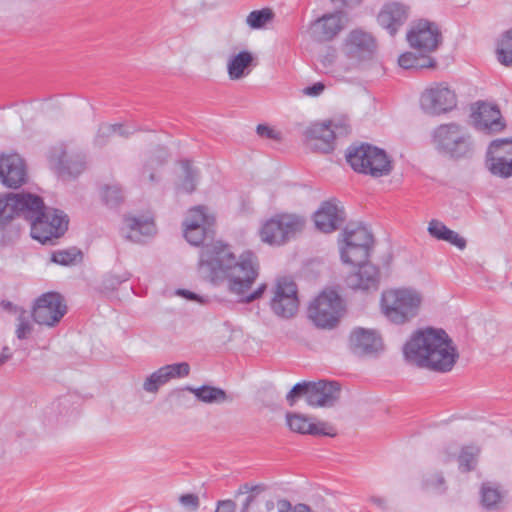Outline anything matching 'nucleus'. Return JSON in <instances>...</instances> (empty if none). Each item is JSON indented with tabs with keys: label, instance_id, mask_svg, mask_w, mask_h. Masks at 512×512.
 Returning <instances> with one entry per match:
<instances>
[{
	"label": "nucleus",
	"instance_id": "1",
	"mask_svg": "<svg viewBox=\"0 0 512 512\" xmlns=\"http://www.w3.org/2000/svg\"><path fill=\"white\" fill-rule=\"evenodd\" d=\"M207 210L206 206H195L188 210L183 222L187 242L201 246L198 260L200 277L214 286L226 284L227 290L240 296L243 303L261 298L267 289L266 284L248 293L259 276L258 257L247 250L237 258L227 244L214 241L215 217Z\"/></svg>",
	"mask_w": 512,
	"mask_h": 512
},
{
	"label": "nucleus",
	"instance_id": "2",
	"mask_svg": "<svg viewBox=\"0 0 512 512\" xmlns=\"http://www.w3.org/2000/svg\"><path fill=\"white\" fill-rule=\"evenodd\" d=\"M403 355L417 367L440 373L451 371L459 357L446 331L432 327L415 331L403 346Z\"/></svg>",
	"mask_w": 512,
	"mask_h": 512
},
{
	"label": "nucleus",
	"instance_id": "3",
	"mask_svg": "<svg viewBox=\"0 0 512 512\" xmlns=\"http://www.w3.org/2000/svg\"><path fill=\"white\" fill-rule=\"evenodd\" d=\"M421 303V293L413 288L389 289L381 296L383 314L395 324H404L415 318Z\"/></svg>",
	"mask_w": 512,
	"mask_h": 512
},
{
	"label": "nucleus",
	"instance_id": "4",
	"mask_svg": "<svg viewBox=\"0 0 512 512\" xmlns=\"http://www.w3.org/2000/svg\"><path fill=\"white\" fill-rule=\"evenodd\" d=\"M346 160L354 171L373 177L389 175L392 170L386 152L368 143L351 145L347 150Z\"/></svg>",
	"mask_w": 512,
	"mask_h": 512
},
{
	"label": "nucleus",
	"instance_id": "5",
	"mask_svg": "<svg viewBox=\"0 0 512 512\" xmlns=\"http://www.w3.org/2000/svg\"><path fill=\"white\" fill-rule=\"evenodd\" d=\"M436 149L453 159L470 158L474 154L471 135L459 124L448 123L433 131Z\"/></svg>",
	"mask_w": 512,
	"mask_h": 512
},
{
	"label": "nucleus",
	"instance_id": "6",
	"mask_svg": "<svg viewBox=\"0 0 512 512\" xmlns=\"http://www.w3.org/2000/svg\"><path fill=\"white\" fill-rule=\"evenodd\" d=\"M376 50V39L370 33L354 29L344 40L342 51L346 61L340 62V68L345 72L355 70L364 62L371 60Z\"/></svg>",
	"mask_w": 512,
	"mask_h": 512
},
{
	"label": "nucleus",
	"instance_id": "7",
	"mask_svg": "<svg viewBox=\"0 0 512 512\" xmlns=\"http://www.w3.org/2000/svg\"><path fill=\"white\" fill-rule=\"evenodd\" d=\"M343 301L335 290H324L308 307V317L315 326L323 329L334 328L342 315Z\"/></svg>",
	"mask_w": 512,
	"mask_h": 512
},
{
	"label": "nucleus",
	"instance_id": "8",
	"mask_svg": "<svg viewBox=\"0 0 512 512\" xmlns=\"http://www.w3.org/2000/svg\"><path fill=\"white\" fill-rule=\"evenodd\" d=\"M345 246L341 248L344 263L363 262L370 256L374 239L372 233L362 224L349 223L344 231Z\"/></svg>",
	"mask_w": 512,
	"mask_h": 512
},
{
	"label": "nucleus",
	"instance_id": "9",
	"mask_svg": "<svg viewBox=\"0 0 512 512\" xmlns=\"http://www.w3.org/2000/svg\"><path fill=\"white\" fill-rule=\"evenodd\" d=\"M68 216L59 209L47 208L43 216H37L30 223V235L41 244H55L54 240L60 238L68 230Z\"/></svg>",
	"mask_w": 512,
	"mask_h": 512
},
{
	"label": "nucleus",
	"instance_id": "10",
	"mask_svg": "<svg viewBox=\"0 0 512 512\" xmlns=\"http://www.w3.org/2000/svg\"><path fill=\"white\" fill-rule=\"evenodd\" d=\"M301 217L283 214L268 220L260 231L261 240L270 245H283L303 228Z\"/></svg>",
	"mask_w": 512,
	"mask_h": 512
},
{
	"label": "nucleus",
	"instance_id": "11",
	"mask_svg": "<svg viewBox=\"0 0 512 512\" xmlns=\"http://www.w3.org/2000/svg\"><path fill=\"white\" fill-rule=\"evenodd\" d=\"M67 306L57 292H47L39 296L32 308V318L39 325L53 327L66 314Z\"/></svg>",
	"mask_w": 512,
	"mask_h": 512
},
{
	"label": "nucleus",
	"instance_id": "12",
	"mask_svg": "<svg viewBox=\"0 0 512 512\" xmlns=\"http://www.w3.org/2000/svg\"><path fill=\"white\" fill-rule=\"evenodd\" d=\"M297 285L289 277L277 279L273 289V297L270 300L272 311L280 317H292L298 310L299 300Z\"/></svg>",
	"mask_w": 512,
	"mask_h": 512
},
{
	"label": "nucleus",
	"instance_id": "13",
	"mask_svg": "<svg viewBox=\"0 0 512 512\" xmlns=\"http://www.w3.org/2000/svg\"><path fill=\"white\" fill-rule=\"evenodd\" d=\"M406 38L409 45L422 54L434 52L442 43V34L438 25L426 19L414 23Z\"/></svg>",
	"mask_w": 512,
	"mask_h": 512
},
{
	"label": "nucleus",
	"instance_id": "14",
	"mask_svg": "<svg viewBox=\"0 0 512 512\" xmlns=\"http://www.w3.org/2000/svg\"><path fill=\"white\" fill-rule=\"evenodd\" d=\"M420 104L426 113L440 115L456 107L457 96L445 83H439L425 90Z\"/></svg>",
	"mask_w": 512,
	"mask_h": 512
},
{
	"label": "nucleus",
	"instance_id": "15",
	"mask_svg": "<svg viewBox=\"0 0 512 512\" xmlns=\"http://www.w3.org/2000/svg\"><path fill=\"white\" fill-rule=\"evenodd\" d=\"M267 491L268 486L264 483L241 484L235 493L236 500H240V512L263 509L267 512L272 511L275 508V503L271 497H267Z\"/></svg>",
	"mask_w": 512,
	"mask_h": 512
},
{
	"label": "nucleus",
	"instance_id": "16",
	"mask_svg": "<svg viewBox=\"0 0 512 512\" xmlns=\"http://www.w3.org/2000/svg\"><path fill=\"white\" fill-rule=\"evenodd\" d=\"M486 165L489 171L498 177L512 176V140H494L487 152Z\"/></svg>",
	"mask_w": 512,
	"mask_h": 512
},
{
	"label": "nucleus",
	"instance_id": "17",
	"mask_svg": "<svg viewBox=\"0 0 512 512\" xmlns=\"http://www.w3.org/2000/svg\"><path fill=\"white\" fill-rule=\"evenodd\" d=\"M357 266V269L347 275L346 285L352 290H359L366 293L376 292L380 287L381 272L378 266L367 260L363 262L350 263Z\"/></svg>",
	"mask_w": 512,
	"mask_h": 512
},
{
	"label": "nucleus",
	"instance_id": "18",
	"mask_svg": "<svg viewBox=\"0 0 512 512\" xmlns=\"http://www.w3.org/2000/svg\"><path fill=\"white\" fill-rule=\"evenodd\" d=\"M24 159L17 153L0 155V182L7 188L18 189L27 182Z\"/></svg>",
	"mask_w": 512,
	"mask_h": 512
},
{
	"label": "nucleus",
	"instance_id": "19",
	"mask_svg": "<svg viewBox=\"0 0 512 512\" xmlns=\"http://www.w3.org/2000/svg\"><path fill=\"white\" fill-rule=\"evenodd\" d=\"M345 218L344 208L335 199L322 202L313 216L316 228L323 233H332L338 230L343 225Z\"/></svg>",
	"mask_w": 512,
	"mask_h": 512
},
{
	"label": "nucleus",
	"instance_id": "20",
	"mask_svg": "<svg viewBox=\"0 0 512 512\" xmlns=\"http://www.w3.org/2000/svg\"><path fill=\"white\" fill-rule=\"evenodd\" d=\"M48 159L53 169L63 178L76 177L85 169L84 156L77 154L68 159L64 144L52 147Z\"/></svg>",
	"mask_w": 512,
	"mask_h": 512
},
{
	"label": "nucleus",
	"instance_id": "21",
	"mask_svg": "<svg viewBox=\"0 0 512 512\" xmlns=\"http://www.w3.org/2000/svg\"><path fill=\"white\" fill-rule=\"evenodd\" d=\"M382 347V339L374 330L356 328L350 334L349 348L359 357L376 356Z\"/></svg>",
	"mask_w": 512,
	"mask_h": 512
},
{
	"label": "nucleus",
	"instance_id": "22",
	"mask_svg": "<svg viewBox=\"0 0 512 512\" xmlns=\"http://www.w3.org/2000/svg\"><path fill=\"white\" fill-rule=\"evenodd\" d=\"M340 393L341 386L336 381L309 382L308 405L312 407H332L338 401Z\"/></svg>",
	"mask_w": 512,
	"mask_h": 512
},
{
	"label": "nucleus",
	"instance_id": "23",
	"mask_svg": "<svg viewBox=\"0 0 512 512\" xmlns=\"http://www.w3.org/2000/svg\"><path fill=\"white\" fill-rule=\"evenodd\" d=\"M471 116L475 128L480 131L496 133L505 128V123L497 105L480 102L477 110L473 111Z\"/></svg>",
	"mask_w": 512,
	"mask_h": 512
},
{
	"label": "nucleus",
	"instance_id": "24",
	"mask_svg": "<svg viewBox=\"0 0 512 512\" xmlns=\"http://www.w3.org/2000/svg\"><path fill=\"white\" fill-rule=\"evenodd\" d=\"M307 146L316 152L330 153L335 148V132L329 123H315L304 133Z\"/></svg>",
	"mask_w": 512,
	"mask_h": 512
},
{
	"label": "nucleus",
	"instance_id": "25",
	"mask_svg": "<svg viewBox=\"0 0 512 512\" xmlns=\"http://www.w3.org/2000/svg\"><path fill=\"white\" fill-rule=\"evenodd\" d=\"M344 28L343 13L341 11L324 14L310 26L311 37L317 42L333 40Z\"/></svg>",
	"mask_w": 512,
	"mask_h": 512
},
{
	"label": "nucleus",
	"instance_id": "26",
	"mask_svg": "<svg viewBox=\"0 0 512 512\" xmlns=\"http://www.w3.org/2000/svg\"><path fill=\"white\" fill-rule=\"evenodd\" d=\"M11 201L14 203L17 216L23 217L31 223L37 216H43L47 209L43 199L32 193H12Z\"/></svg>",
	"mask_w": 512,
	"mask_h": 512
},
{
	"label": "nucleus",
	"instance_id": "27",
	"mask_svg": "<svg viewBox=\"0 0 512 512\" xmlns=\"http://www.w3.org/2000/svg\"><path fill=\"white\" fill-rule=\"evenodd\" d=\"M408 18V8L400 3H389L383 6L378 14V23L385 28L391 36H394L398 29Z\"/></svg>",
	"mask_w": 512,
	"mask_h": 512
},
{
	"label": "nucleus",
	"instance_id": "28",
	"mask_svg": "<svg viewBox=\"0 0 512 512\" xmlns=\"http://www.w3.org/2000/svg\"><path fill=\"white\" fill-rule=\"evenodd\" d=\"M125 226L121 228V234L124 238L140 243L144 236H151L155 233L154 222L147 218L125 216Z\"/></svg>",
	"mask_w": 512,
	"mask_h": 512
},
{
	"label": "nucleus",
	"instance_id": "29",
	"mask_svg": "<svg viewBox=\"0 0 512 512\" xmlns=\"http://www.w3.org/2000/svg\"><path fill=\"white\" fill-rule=\"evenodd\" d=\"M286 419L289 428L297 433L324 436L335 435V433L326 430V423H310L306 416L299 413L288 412Z\"/></svg>",
	"mask_w": 512,
	"mask_h": 512
},
{
	"label": "nucleus",
	"instance_id": "30",
	"mask_svg": "<svg viewBox=\"0 0 512 512\" xmlns=\"http://www.w3.org/2000/svg\"><path fill=\"white\" fill-rule=\"evenodd\" d=\"M254 56L249 51H241L232 56L227 63V71L231 80H239L250 73Z\"/></svg>",
	"mask_w": 512,
	"mask_h": 512
},
{
	"label": "nucleus",
	"instance_id": "31",
	"mask_svg": "<svg viewBox=\"0 0 512 512\" xmlns=\"http://www.w3.org/2000/svg\"><path fill=\"white\" fill-rule=\"evenodd\" d=\"M428 232L430 236L437 240H442L463 250L466 248L467 241L457 232L449 229L443 222L433 219L429 222Z\"/></svg>",
	"mask_w": 512,
	"mask_h": 512
},
{
	"label": "nucleus",
	"instance_id": "32",
	"mask_svg": "<svg viewBox=\"0 0 512 512\" xmlns=\"http://www.w3.org/2000/svg\"><path fill=\"white\" fill-rule=\"evenodd\" d=\"M186 390L193 393L197 400L204 403H223L228 399L223 389L209 385H203L198 388L187 386Z\"/></svg>",
	"mask_w": 512,
	"mask_h": 512
},
{
	"label": "nucleus",
	"instance_id": "33",
	"mask_svg": "<svg viewBox=\"0 0 512 512\" xmlns=\"http://www.w3.org/2000/svg\"><path fill=\"white\" fill-rule=\"evenodd\" d=\"M399 66L404 69H423V68H434L436 66V60L429 56H417L413 52H406L399 56Z\"/></svg>",
	"mask_w": 512,
	"mask_h": 512
},
{
	"label": "nucleus",
	"instance_id": "34",
	"mask_svg": "<svg viewBox=\"0 0 512 512\" xmlns=\"http://www.w3.org/2000/svg\"><path fill=\"white\" fill-rule=\"evenodd\" d=\"M480 493L481 502L487 509L497 508L498 503L502 501L506 494L499 485L491 482L483 483Z\"/></svg>",
	"mask_w": 512,
	"mask_h": 512
},
{
	"label": "nucleus",
	"instance_id": "35",
	"mask_svg": "<svg viewBox=\"0 0 512 512\" xmlns=\"http://www.w3.org/2000/svg\"><path fill=\"white\" fill-rule=\"evenodd\" d=\"M497 59L505 65H512V28L502 33L501 38L497 43Z\"/></svg>",
	"mask_w": 512,
	"mask_h": 512
},
{
	"label": "nucleus",
	"instance_id": "36",
	"mask_svg": "<svg viewBox=\"0 0 512 512\" xmlns=\"http://www.w3.org/2000/svg\"><path fill=\"white\" fill-rule=\"evenodd\" d=\"M52 262L63 265H77L83 260V253L77 247H71L66 250H58L52 254L51 257Z\"/></svg>",
	"mask_w": 512,
	"mask_h": 512
},
{
	"label": "nucleus",
	"instance_id": "37",
	"mask_svg": "<svg viewBox=\"0 0 512 512\" xmlns=\"http://www.w3.org/2000/svg\"><path fill=\"white\" fill-rule=\"evenodd\" d=\"M181 166L184 171V178L181 181L180 189L186 193H192L198 183L199 171L187 159L181 161Z\"/></svg>",
	"mask_w": 512,
	"mask_h": 512
},
{
	"label": "nucleus",
	"instance_id": "38",
	"mask_svg": "<svg viewBox=\"0 0 512 512\" xmlns=\"http://www.w3.org/2000/svg\"><path fill=\"white\" fill-rule=\"evenodd\" d=\"M275 17L274 12L270 8H262L250 12L246 18V24L251 29H262L265 25L273 21Z\"/></svg>",
	"mask_w": 512,
	"mask_h": 512
},
{
	"label": "nucleus",
	"instance_id": "39",
	"mask_svg": "<svg viewBox=\"0 0 512 512\" xmlns=\"http://www.w3.org/2000/svg\"><path fill=\"white\" fill-rule=\"evenodd\" d=\"M480 453V449L475 446H465L462 448L459 457V469L462 472H470L475 469L477 465V458Z\"/></svg>",
	"mask_w": 512,
	"mask_h": 512
},
{
	"label": "nucleus",
	"instance_id": "40",
	"mask_svg": "<svg viewBox=\"0 0 512 512\" xmlns=\"http://www.w3.org/2000/svg\"><path fill=\"white\" fill-rule=\"evenodd\" d=\"M69 400L59 398L53 401L45 410V417L49 422L60 421V418L68 413Z\"/></svg>",
	"mask_w": 512,
	"mask_h": 512
},
{
	"label": "nucleus",
	"instance_id": "41",
	"mask_svg": "<svg viewBox=\"0 0 512 512\" xmlns=\"http://www.w3.org/2000/svg\"><path fill=\"white\" fill-rule=\"evenodd\" d=\"M12 193H7L0 196V226L3 227L8 224L15 216L16 209L14 203L11 201Z\"/></svg>",
	"mask_w": 512,
	"mask_h": 512
},
{
	"label": "nucleus",
	"instance_id": "42",
	"mask_svg": "<svg viewBox=\"0 0 512 512\" xmlns=\"http://www.w3.org/2000/svg\"><path fill=\"white\" fill-rule=\"evenodd\" d=\"M167 382L169 381L165 376L163 369L160 367L145 379L143 389L148 393H156L159 388Z\"/></svg>",
	"mask_w": 512,
	"mask_h": 512
},
{
	"label": "nucleus",
	"instance_id": "43",
	"mask_svg": "<svg viewBox=\"0 0 512 512\" xmlns=\"http://www.w3.org/2000/svg\"><path fill=\"white\" fill-rule=\"evenodd\" d=\"M168 381L174 378H184L190 373V365L187 362L173 363L161 367Z\"/></svg>",
	"mask_w": 512,
	"mask_h": 512
},
{
	"label": "nucleus",
	"instance_id": "44",
	"mask_svg": "<svg viewBox=\"0 0 512 512\" xmlns=\"http://www.w3.org/2000/svg\"><path fill=\"white\" fill-rule=\"evenodd\" d=\"M423 488L427 491L442 494L446 491V481L441 472L434 473L423 480Z\"/></svg>",
	"mask_w": 512,
	"mask_h": 512
},
{
	"label": "nucleus",
	"instance_id": "45",
	"mask_svg": "<svg viewBox=\"0 0 512 512\" xmlns=\"http://www.w3.org/2000/svg\"><path fill=\"white\" fill-rule=\"evenodd\" d=\"M130 273L123 272L121 274L108 273L102 280V287L107 291L116 290L123 282H126L130 278Z\"/></svg>",
	"mask_w": 512,
	"mask_h": 512
},
{
	"label": "nucleus",
	"instance_id": "46",
	"mask_svg": "<svg viewBox=\"0 0 512 512\" xmlns=\"http://www.w3.org/2000/svg\"><path fill=\"white\" fill-rule=\"evenodd\" d=\"M102 199L107 206L116 207L123 200L122 191L117 186H105L102 190Z\"/></svg>",
	"mask_w": 512,
	"mask_h": 512
},
{
	"label": "nucleus",
	"instance_id": "47",
	"mask_svg": "<svg viewBox=\"0 0 512 512\" xmlns=\"http://www.w3.org/2000/svg\"><path fill=\"white\" fill-rule=\"evenodd\" d=\"M309 394V382H300L295 384L292 389L288 392L286 399L290 406H294L295 402L304 397L308 403Z\"/></svg>",
	"mask_w": 512,
	"mask_h": 512
},
{
	"label": "nucleus",
	"instance_id": "48",
	"mask_svg": "<svg viewBox=\"0 0 512 512\" xmlns=\"http://www.w3.org/2000/svg\"><path fill=\"white\" fill-rule=\"evenodd\" d=\"M115 135V128L113 124L102 123L97 131V134L94 139V143L98 147L105 146L110 138Z\"/></svg>",
	"mask_w": 512,
	"mask_h": 512
},
{
	"label": "nucleus",
	"instance_id": "49",
	"mask_svg": "<svg viewBox=\"0 0 512 512\" xmlns=\"http://www.w3.org/2000/svg\"><path fill=\"white\" fill-rule=\"evenodd\" d=\"M18 321H19V323L17 325V329L15 332L16 337L19 340H24L31 334V332L33 330V327L30 324L28 317L26 316L25 310H21V313L18 316Z\"/></svg>",
	"mask_w": 512,
	"mask_h": 512
},
{
	"label": "nucleus",
	"instance_id": "50",
	"mask_svg": "<svg viewBox=\"0 0 512 512\" xmlns=\"http://www.w3.org/2000/svg\"><path fill=\"white\" fill-rule=\"evenodd\" d=\"M278 512H311V508L304 503H299L292 507V504L286 499H279L277 501Z\"/></svg>",
	"mask_w": 512,
	"mask_h": 512
},
{
	"label": "nucleus",
	"instance_id": "51",
	"mask_svg": "<svg viewBox=\"0 0 512 512\" xmlns=\"http://www.w3.org/2000/svg\"><path fill=\"white\" fill-rule=\"evenodd\" d=\"M180 504L187 510L196 511L200 508V498L193 493L183 494L179 497Z\"/></svg>",
	"mask_w": 512,
	"mask_h": 512
},
{
	"label": "nucleus",
	"instance_id": "52",
	"mask_svg": "<svg viewBox=\"0 0 512 512\" xmlns=\"http://www.w3.org/2000/svg\"><path fill=\"white\" fill-rule=\"evenodd\" d=\"M337 60V52L334 48L329 47L323 55L320 56V63L325 69L331 68Z\"/></svg>",
	"mask_w": 512,
	"mask_h": 512
},
{
	"label": "nucleus",
	"instance_id": "53",
	"mask_svg": "<svg viewBox=\"0 0 512 512\" xmlns=\"http://www.w3.org/2000/svg\"><path fill=\"white\" fill-rule=\"evenodd\" d=\"M156 163L157 165H161L162 161L151 159L143 168L142 177L145 179V176L147 174L148 181L150 183H155L159 181V178L156 176V174L152 171V166Z\"/></svg>",
	"mask_w": 512,
	"mask_h": 512
},
{
	"label": "nucleus",
	"instance_id": "54",
	"mask_svg": "<svg viewBox=\"0 0 512 512\" xmlns=\"http://www.w3.org/2000/svg\"><path fill=\"white\" fill-rule=\"evenodd\" d=\"M256 131L260 137L267 138V139H274V140L280 139L279 133L267 125L259 124L257 126Z\"/></svg>",
	"mask_w": 512,
	"mask_h": 512
},
{
	"label": "nucleus",
	"instance_id": "55",
	"mask_svg": "<svg viewBox=\"0 0 512 512\" xmlns=\"http://www.w3.org/2000/svg\"><path fill=\"white\" fill-rule=\"evenodd\" d=\"M113 126L115 128V135H119L123 138H128L130 135L138 131L135 126H127L120 123L113 124Z\"/></svg>",
	"mask_w": 512,
	"mask_h": 512
},
{
	"label": "nucleus",
	"instance_id": "56",
	"mask_svg": "<svg viewBox=\"0 0 512 512\" xmlns=\"http://www.w3.org/2000/svg\"><path fill=\"white\" fill-rule=\"evenodd\" d=\"M237 509V503L234 500L226 499V500H220L217 502L216 508L214 512H235Z\"/></svg>",
	"mask_w": 512,
	"mask_h": 512
},
{
	"label": "nucleus",
	"instance_id": "57",
	"mask_svg": "<svg viewBox=\"0 0 512 512\" xmlns=\"http://www.w3.org/2000/svg\"><path fill=\"white\" fill-rule=\"evenodd\" d=\"M325 85L322 82H316L311 86H307L303 89V94L310 97H317L323 93Z\"/></svg>",
	"mask_w": 512,
	"mask_h": 512
},
{
	"label": "nucleus",
	"instance_id": "58",
	"mask_svg": "<svg viewBox=\"0 0 512 512\" xmlns=\"http://www.w3.org/2000/svg\"><path fill=\"white\" fill-rule=\"evenodd\" d=\"M0 307L5 310V311H8L10 313H21V310H24L23 308H19L17 307L16 305H14L11 301H8V300H3L0 302Z\"/></svg>",
	"mask_w": 512,
	"mask_h": 512
},
{
	"label": "nucleus",
	"instance_id": "59",
	"mask_svg": "<svg viewBox=\"0 0 512 512\" xmlns=\"http://www.w3.org/2000/svg\"><path fill=\"white\" fill-rule=\"evenodd\" d=\"M370 501L376 506V508L381 510L388 509L387 500L380 496H372L370 497Z\"/></svg>",
	"mask_w": 512,
	"mask_h": 512
},
{
	"label": "nucleus",
	"instance_id": "60",
	"mask_svg": "<svg viewBox=\"0 0 512 512\" xmlns=\"http://www.w3.org/2000/svg\"><path fill=\"white\" fill-rule=\"evenodd\" d=\"M177 294L188 299V300H192V301H202L201 300V297L199 295H197L196 293L194 292H191L189 290H185V289H179L177 291Z\"/></svg>",
	"mask_w": 512,
	"mask_h": 512
},
{
	"label": "nucleus",
	"instance_id": "61",
	"mask_svg": "<svg viewBox=\"0 0 512 512\" xmlns=\"http://www.w3.org/2000/svg\"><path fill=\"white\" fill-rule=\"evenodd\" d=\"M331 2L346 7H354L359 5L362 2V0H331Z\"/></svg>",
	"mask_w": 512,
	"mask_h": 512
},
{
	"label": "nucleus",
	"instance_id": "62",
	"mask_svg": "<svg viewBox=\"0 0 512 512\" xmlns=\"http://www.w3.org/2000/svg\"><path fill=\"white\" fill-rule=\"evenodd\" d=\"M9 358H11L10 349L8 347H4L0 354V365L5 363Z\"/></svg>",
	"mask_w": 512,
	"mask_h": 512
},
{
	"label": "nucleus",
	"instance_id": "63",
	"mask_svg": "<svg viewBox=\"0 0 512 512\" xmlns=\"http://www.w3.org/2000/svg\"><path fill=\"white\" fill-rule=\"evenodd\" d=\"M501 149L503 151V155H506V156H509V152H508V147H506V145H501Z\"/></svg>",
	"mask_w": 512,
	"mask_h": 512
}]
</instances>
